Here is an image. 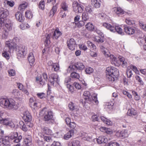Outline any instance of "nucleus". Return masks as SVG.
<instances>
[{
  "mask_svg": "<svg viewBox=\"0 0 146 146\" xmlns=\"http://www.w3.org/2000/svg\"><path fill=\"white\" fill-rule=\"evenodd\" d=\"M93 40L98 42H104L103 37H93Z\"/></svg>",
  "mask_w": 146,
  "mask_h": 146,
  "instance_id": "46",
  "label": "nucleus"
},
{
  "mask_svg": "<svg viewBox=\"0 0 146 146\" xmlns=\"http://www.w3.org/2000/svg\"><path fill=\"white\" fill-rule=\"evenodd\" d=\"M27 7V5L25 3L21 4L18 7L19 10L23 11Z\"/></svg>",
  "mask_w": 146,
  "mask_h": 146,
  "instance_id": "53",
  "label": "nucleus"
},
{
  "mask_svg": "<svg viewBox=\"0 0 146 146\" xmlns=\"http://www.w3.org/2000/svg\"><path fill=\"white\" fill-rule=\"evenodd\" d=\"M109 146H119V144L116 142L111 141L109 143Z\"/></svg>",
  "mask_w": 146,
  "mask_h": 146,
  "instance_id": "62",
  "label": "nucleus"
},
{
  "mask_svg": "<svg viewBox=\"0 0 146 146\" xmlns=\"http://www.w3.org/2000/svg\"><path fill=\"white\" fill-rule=\"evenodd\" d=\"M76 69L75 64L74 65H71L68 66L67 69V72L68 73H71L74 72Z\"/></svg>",
  "mask_w": 146,
  "mask_h": 146,
  "instance_id": "31",
  "label": "nucleus"
},
{
  "mask_svg": "<svg viewBox=\"0 0 146 146\" xmlns=\"http://www.w3.org/2000/svg\"><path fill=\"white\" fill-rule=\"evenodd\" d=\"M57 9V8L56 6H53L50 11L49 16L52 17L56 12Z\"/></svg>",
  "mask_w": 146,
  "mask_h": 146,
  "instance_id": "41",
  "label": "nucleus"
},
{
  "mask_svg": "<svg viewBox=\"0 0 146 146\" xmlns=\"http://www.w3.org/2000/svg\"><path fill=\"white\" fill-rule=\"evenodd\" d=\"M44 43L46 46H48L50 43V37H46Z\"/></svg>",
  "mask_w": 146,
  "mask_h": 146,
  "instance_id": "55",
  "label": "nucleus"
},
{
  "mask_svg": "<svg viewBox=\"0 0 146 146\" xmlns=\"http://www.w3.org/2000/svg\"><path fill=\"white\" fill-rule=\"evenodd\" d=\"M135 78H136V79L140 83L141 85L142 86L143 85L144 82L139 76H135Z\"/></svg>",
  "mask_w": 146,
  "mask_h": 146,
  "instance_id": "58",
  "label": "nucleus"
},
{
  "mask_svg": "<svg viewBox=\"0 0 146 146\" xmlns=\"http://www.w3.org/2000/svg\"><path fill=\"white\" fill-rule=\"evenodd\" d=\"M2 56L4 57L5 58L8 60L9 59L10 56L8 52L4 50L3 52L2 53Z\"/></svg>",
  "mask_w": 146,
  "mask_h": 146,
  "instance_id": "50",
  "label": "nucleus"
},
{
  "mask_svg": "<svg viewBox=\"0 0 146 146\" xmlns=\"http://www.w3.org/2000/svg\"><path fill=\"white\" fill-rule=\"evenodd\" d=\"M125 22L129 25H133L135 24V22L133 18H127L126 19Z\"/></svg>",
  "mask_w": 146,
  "mask_h": 146,
  "instance_id": "38",
  "label": "nucleus"
},
{
  "mask_svg": "<svg viewBox=\"0 0 146 146\" xmlns=\"http://www.w3.org/2000/svg\"><path fill=\"white\" fill-rule=\"evenodd\" d=\"M7 98H0V106L3 108H6L7 103Z\"/></svg>",
  "mask_w": 146,
  "mask_h": 146,
  "instance_id": "16",
  "label": "nucleus"
},
{
  "mask_svg": "<svg viewBox=\"0 0 146 146\" xmlns=\"http://www.w3.org/2000/svg\"><path fill=\"white\" fill-rule=\"evenodd\" d=\"M5 26V27L8 31H9L12 29V25L10 23H6Z\"/></svg>",
  "mask_w": 146,
  "mask_h": 146,
  "instance_id": "59",
  "label": "nucleus"
},
{
  "mask_svg": "<svg viewBox=\"0 0 146 146\" xmlns=\"http://www.w3.org/2000/svg\"><path fill=\"white\" fill-rule=\"evenodd\" d=\"M126 74L128 78L131 77L133 74L132 70L130 69L127 70L126 71Z\"/></svg>",
  "mask_w": 146,
  "mask_h": 146,
  "instance_id": "63",
  "label": "nucleus"
},
{
  "mask_svg": "<svg viewBox=\"0 0 146 146\" xmlns=\"http://www.w3.org/2000/svg\"><path fill=\"white\" fill-rule=\"evenodd\" d=\"M49 78H50L49 81L51 85L53 86L55 83L58 84L59 79V76L57 74H52L50 75Z\"/></svg>",
  "mask_w": 146,
  "mask_h": 146,
  "instance_id": "10",
  "label": "nucleus"
},
{
  "mask_svg": "<svg viewBox=\"0 0 146 146\" xmlns=\"http://www.w3.org/2000/svg\"><path fill=\"white\" fill-rule=\"evenodd\" d=\"M113 105L110 103H107L106 104L105 108L107 111H109L113 108Z\"/></svg>",
  "mask_w": 146,
  "mask_h": 146,
  "instance_id": "49",
  "label": "nucleus"
},
{
  "mask_svg": "<svg viewBox=\"0 0 146 146\" xmlns=\"http://www.w3.org/2000/svg\"><path fill=\"white\" fill-rule=\"evenodd\" d=\"M76 69L78 70H82L85 68V65L84 64L80 62H77L75 63Z\"/></svg>",
  "mask_w": 146,
  "mask_h": 146,
  "instance_id": "21",
  "label": "nucleus"
},
{
  "mask_svg": "<svg viewBox=\"0 0 146 146\" xmlns=\"http://www.w3.org/2000/svg\"><path fill=\"white\" fill-rule=\"evenodd\" d=\"M100 0H92L91 3L92 5L95 7L98 8L100 7L101 5Z\"/></svg>",
  "mask_w": 146,
  "mask_h": 146,
  "instance_id": "28",
  "label": "nucleus"
},
{
  "mask_svg": "<svg viewBox=\"0 0 146 146\" xmlns=\"http://www.w3.org/2000/svg\"><path fill=\"white\" fill-rule=\"evenodd\" d=\"M121 63V64L123 67H126L127 66V60L125 58L122 56H119L118 57Z\"/></svg>",
  "mask_w": 146,
  "mask_h": 146,
  "instance_id": "24",
  "label": "nucleus"
},
{
  "mask_svg": "<svg viewBox=\"0 0 146 146\" xmlns=\"http://www.w3.org/2000/svg\"><path fill=\"white\" fill-rule=\"evenodd\" d=\"M103 26L112 32H115L116 31L118 34L121 35H123L124 34V33L122 31V29L119 26H116L115 27H114L111 26L110 24L106 23H104L103 24Z\"/></svg>",
  "mask_w": 146,
  "mask_h": 146,
  "instance_id": "3",
  "label": "nucleus"
},
{
  "mask_svg": "<svg viewBox=\"0 0 146 146\" xmlns=\"http://www.w3.org/2000/svg\"><path fill=\"white\" fill-rule=\"evenodd\" d=\"M12 95L15 98H17L21 95L20 92L17 89H14L11 92Z\"/></svg>",
  "mask_w": 146,
  "mask_h": 146,
  "instance_id": "29",
  "label": "nucleus"
},
{
  "mask_svg": "<svg viewBox=\"0 0 146 146\" xmlns=\"http://www.w3.org/2000/svg\"><path fill=\"white\" fill-rule=\"evenodd\" d=\"M121 134L122 138L127 137L129 135L128 130L126 129H125L121 131Z\"/></svg>",
  "mask_w": 146,
  "mask_h": 146,
  "instance_id": "40",
  "label": "nucleus"
},
{
  "mask_svg": "<svg viewBox=\"0 0 146 146\" xmlns=\"http://www.w3.org/2000/svg\"><path fill=\"white\" fill-rule=\"evenodd\" d=\"M86 28L88 30L92 31L94 29V26L92 24L89 23L85 25Z\"/></svg>",
  "mask_w": 146,
  "mask_h": 146,
  "instance_id": "47",
  "label": "nucleus"
},
{
  "mask_svg": "<svg viewBox=\"0 0 146 146\" xmlns=\"http://www.w3.org/2000/svg\"><path fill=\"white\" fill-rule=\"evenodd\" d=\"M9 15V11L6 9L3 8L0 9V22H1V25L3 23L4 19Z\"/></svg>",
  "mask_w": 146,
  "mask_h": 146,
  "instance_id": "9",
  "label": "nucleus"
},
{
  "mask_svg": "<svg viewBox=\"0 0 146 146\" xmlns=\"http://www.w3.org/2000/svg\"><path fill=\"white\" fill-rule=\"evenodd\" d=\"M42 130L44 133L48 135H51L53 134V132L52 131L47 127H44Z\"/></svg>",
  "mask_w": 146,
  "mask_h": 146,
  "instance_id": "33",
  "label": "nucleus"
},
{
  "mask_svg": "<svg viewBox=\"0 0 146 146\" xmlns=\"http://www.w3.org/2000/svg\"><path fill=\"white\" fill-rule=\"evenodd\" d=\"M23 118L24 121H30L32 119V117L28 111H25L24 114Z\"/></svg>",
  "mask_w": 146,
  "mask_h": 146,
  "instance_id": "17",
  "label": "nucleus"
},
{
  "mask_svg": "<svg viewBox=\"0 0 146 146\" xmlns=\"http://www.w3.org/2000/svg\"><path fill=\"white\" fill-rule=\"evenodd\" d=\"M51 68L52 70L55 71H58L60 68L59 64L58 63H55Z\"/></svg>",
  "mask_w": 146,
  "mask_h": 146,
  "instance_id": "43",
  "label": "nucleus"
},
{
  "mask_svg": "<svg viewBox=\"0 0 146 146\" xmlns=\"http://www.w3.org/2000/svg\"><path fill=\"white\" fill-rule=\"evenodd\" d=\"M127 113L128 115L131 116L132 115H135L137 114V112L134 109L132 108L129 109Z\"/></svg>",
  "mask_w": 146,
  "mask_h": 146,
  "instance_id": "35",
  "label": "nucleus"
},
{
  "mask_svg": "<svg viewBox=\"0 0 146 146\" xmlns=\"http://www.w3.org/2000/svg\"><path fill=\"white\" fill-rule=\"evenodd\" d=\"M72 7L74 11L76 13H81L84 9L83 6L77 2L73 3Z\"/></svg>",
  "mask_w": 146,
  "mask_h": 146,
  "instance_id": "8",
  "label": "nucleus"
},
{
  "mask_svg": "<svg viewBox=\"0 0 146 146\" xmlns=\"http://www.w3.org/2000/svg\"><path fill=\"white\" fill-rule=\"evenodd\" d=\"M82 20L86 21L89 19V16L88 13L86 12H84L82 14Z\"/></svg>",
  "mask_w": 146,
  "mask_h": 146,
  "instance_id": "44",
  "label": "nucleus"
},
{
  "mask_svg": "<svg viewBox=\"0 0 146 146\" xmlns=\"http://www.w3.org/2000/svg\"><path fill=\"white\" fill-rule=\"evenodd\" d=\"M115 12L119 16L120 15H123L124 14V11L123 9L120 8H115L114 9Z\"/></svg>",
  "mask_w": 146,
  "mask_h": 146,
  "instance_id": "34",
  "label": "nucleus"
},
{
  "mask_svg": "<svg viewBox=\"0 0 146 146\" xmlns=\"http://www.w3.org/2000/svg\"><path fill=\"white\" fill-rule=\"evenodd\" d=\"M87 44L88 46L91 49L94 50L96 48L95 45L90 41L87 42Z\"/></svg>",
  "mask_w": 146,
  "mask_h": 146,
  "instance_id": "39",
  "label": "nucleus"
},
{
  "mask_svg": "<svg viewBox=\"0 0 146 146\" xmlns=\"http://www.w3.org/2000/svg\"><path fill=\"white\" fill-rule=\"evenodd\" d=\"M17 37H15L13 39H10L5 42L6 46L9 48L10 50H14L17 47Z\"/></svg>",
  "mask_w": 146,
  "mask_h": 146,
  "instance_id": "5",
  "label": "nucleus"
},
{
  "mask_svg": "<svg viewBox=\"0 0 146 146\" xmlns=\"http://www.w3.org/2000/svg\"><path fill=\"white\" fill-rule=\"evenodd\" d=\"M7 102L6 109L15 110L18 108L17 103L13 99H8Z\"/></svg>",
  "mask_w": 146,
  "mask_h": 146,
  "instance_id": "7",
  "label": "nucleus"
},
{
  "mask_svg": "<svg viewBox=\"0 0 146 146\" xmlns=\"http://www.w3.org/2000/svg\"><path fill=\"white\" fill-rule=\"evenodd\" d=\"M40 115L44 116V120L46 122L50 121L53 117L52 111L48 110L46 108H44L40 112Z\"/></svg>",
  "mask_w": 146,
  "mask_h": 146,
  "instance_id": "2",
  "label": "nucleus"
},
{
  "mask_svg": "<svg viewBox=\"0 0 146 146\" xmlns=\"http://www.w3.org/2000/svg\"><path fill=\"white\" fill-rule=\"evenodd\" d=\"M68 46V48L71 50H74L76 44L74 39L72 38L67 41Z\"/></svg>",
  "mask_w": 146,
  "mask_h": 146,
  "instance_id": "14",
  "label": "nucleus"
},
{
  "mask_svg": "<svg viewBox=\"0 0 146 146\" xmlns=\"http://www.w3.org/2000/svg\"><path fill=\"white\" fill-rule=\"evenodd\" d=\"M32 141V139L30 136L26 138L25 139V144L28 146L31 145Z\"/></svg>",
  "mask_w": 146,
  "mask_h": 146,
  "instance_id": "45",
  "label": "nucleus"
},
{
  "mask_svg": "<svg viewBox=\"0 0 146 146\" xmlns=\"http://www.w3.org/2000/svg\"><path fill=\"white\" fill-rule=\"evenodd\" d=\"M68 7L66 4L65 2H63L61 4V13L68 11Z\"/></svg>",
  "mask_w": 146,
  "mask_h": 146,
  "instance_id": "32",
  "label": "nucleus"
},
{
  "mask_svg": "<svg viewBox=\"0 0 146 146\" xmlns=\"http://www.w3.org/2000/svg\"><path fill=\"white\" fill-rule=\"evenodd\" d=\"M80 142L78 140H74L70 143L68 146H80Z\"/></svg>",
  "mask_w": 146,
  "mask_h": 146,
  "instance_id": "37",
  "label": "nucleus"
},
{
  "mask_svg": "<svg viewBox=\"0 0 146 146\" xmlns=\"http://www.w3.org/2000/svg\"><path fill=\"white\" fill-rule=\"evenodd\" d=\"M96 141L99 144L104 143H106L108 141V139L105 136H100L98 138H97Z\"/></svg>",
  "mask_w": 146,
  "mask_h": 146,
  "instance_id": "18",
  "label": "nucleus"
},
{
  "mask_svg": "<svg viewBox=\"0 0 146 146\" xmlns=\"http://www.w3.org/2000/svg\"><path fill=\"white\" fill-rule=\"evenodd\" d=\"M15 49L18 56L22 57L26 54L27 50L25 46L21 44L18 45Z\"/></svg>",
  "mask_w": 146,
  "mask_h": 146,
  "instance_id": "4",
  "label": "nucleus"
},
{
  "mask_svg": "<svg viewBox=\"0 0 146 146\" xmlns=\"http://www.w3.org/2000/svg\"><path fill=\"white\" fill-rule=\"evenodd\" d=\"M118 59L115 56L111 55L110 56V59L111 63L113 65L116 66H119L120 64Z\"/></svg>",
  "mask_w": 146,
  "mask_h": 146,
  "instance_id": "13",
  "label": "nucleus"
},
{
  "mask_svg": "<svg viewBox=\"0 0 146 146\" xmlns=\"http://www.w3.org/2000/svg\"><path fill=\"white\" fill-rule=\"evenodd\" d=\"M84 98L88 101H90L91 100L90 98L91 97L90 93L89 91H85L83 94Z\"/></svg>",
  "mask_w": 146,
  "mask_h": 146,
  "instance_id": "30",
  "label": "nucleus"
},
{
  "mask_svg": "<svg viewBox=\"0 0 146 146\" xmlns=\"http://www.w3.org/2000/svg\"><path fill=\"white\" fill-rule=\"evenodd\" d=\"M17 20L20 22H23L25 19L23 14L21 12H18L15 14Z\"/></svg>",
  "mask_w": 146,
  "mask_h": 146,
  "instance_id": "15",
  "label": "nucleus"
},
{
  "mask_svg": "<svg viewBox=\"0 0 146 146\" xmlns=\"http://www.w3.org/2000/svg\"><path fill=\"white\" fill-rule=\"evenodd\" d=\"M86 74H90L93 72V69L90 67L87 68L85 70Z\"/></svg>",
  "mask_w": 146,
  "mask_h": 146,
  "instance_id": "51",
  "label": "nucleus"
},
{
  "mask_svg": "<svg viewBox=\"0 0 146 146\" xmlns=\"http://www.w3.org/2000/svg\"><path fill=\"white\" fill-rule=\"evenodd\" d=\"M48 78L47 74L45 73H43L42 74V76L37 77L36 80L39 82L41 85H43L46 82Z\"/></svg>",
  "mask_w": 146,
  "mask_h": 146,
  "instance_id": "11",
  "label": "nucleus"
},
{
  "mask_svg": "<svg viewBox=\"0 0 146 146\" xmlns=\"http://www.w3.org/2000/svg\"><path fill=\"white\" fill-rule=\"evenodd\" d=\"M97 94H93L92 96L93 100L96 104H98V101L97 100Z\"/></svg>",
  "mask_w": 146,
  "mask_h": 146,
  "instance_id": "56",
  "label": "nucleus"
},
{
  "mask_svg": "<svg viewBox=\"0 0 146 146\" xmlns=\"http://www.w3.org/2000/svg\"><path fill=\"white\" fill-rule=\"evenodd\" d=\"M124 31L129 35H131L135 33V30L132 28L129 27H126L124 29Z\"/></svg>",
  "mask_w": 146,
  "mask_h": 146,
  "instance_id": "19",
  "label": "nucleus"
},
{
  "mask_svg": "<svg viewBox=\"0 0 146 146\" xmlns=\"http://www.w3.org/2000/svg\"><path fill=\"white\" fill-rule=\"evenodd\" d=\"M52 35L53 36H59L62 35V33L59 31L58 28H56V29L52 32Z\"/></svg>",
  "mask_w": 146,
  "mask_h": 146,
  "instance_id": "27",
  "label": "nucleus"
},
{
  "mask_svg": "<svg viewBox=\"0 0 146 146\" xmlns=\"http://www.w3.org/2000/svg\"><path fill=\"white\" fill-rule=\"evenodd\" d=\"M36 101L34 98L32 97L29 99V104L32 108H35L37 107Z\"/></svg>",
  "mask_w": 146,
  "mask_h": 146,
  "instance_id": "22",
  "label": "nucleus"
},
{
  "mask_svg": "<svg viewBox=\"0 0 146 146\" xmlns=\"http://www.w3.org/2000/svg\"><path fill=\"white\" fill-rule=\"evenodd\" d=\"M74 130L73 129H71L68 132L66 133L64 136V139L67 140L71 138L74 134Z\"/></svg>",
  "mask_w": 146,
  "mask_h": 146,
  "instance_id": "23",
  "label": "nucleus"
},
{
  "mask_svg": "<svg viewBox=\"0 0 146 146\" xmlns=\"http://www.w3.org/2000/svg\"><path fill=\"white\" fill-rule=\"evenodd\" d=\"M134 97V99L136 100H139L141 98L140 96L137 94V92H136L134 90H132L131 91Z\"/></svg>",
  "mask_w": 146,
  "mask_h": 146,
  "instance_id": "36",
  "label": "nucleus"
},
{
  "mask_svg": "<svg viewBox=\"0 0 146 146\" xmlns=\"http://www.w3.org/2000/svg\"><path fill=\"white\" fill-rule=\"evenodd\" d=\"M92 8V7L91 6L89 5L86 7L85 10L87 13H88L92 15L93 14V11Z\"/></svg>",
  "mask_w": 146,
  "mask_h": 146,
  "instance_id": "48",
  "label": "nucleus"
},
{
  "mask_svg": "<svg viewBox=\"0 0 146 146\" xmlns=\"http://www.w3.org/2000/svg\"><path fill=\"white\" fill-rule=\"evenodd\" d=\"M28 60L30 65L32 66L35 61V59L33 53L31 52L29 54Z\"/></svg>",
  "mask_w": 146,
  "mask_h": 146,
  "instance_id": "20",
  "label": "nucleus"
},
{
  "mask_svg": "<svg viewBox=\"0 0 146 146\" xmlns=\"http://www.w3.org/2000/svg\"><path fill=\"white\" fill-rule=\"evenodd\" d=\"M1 123L5 125L8 126L12 128L15 127V122L13 119L10 118H3L1 121Z\"/></svg>",
  "mask_w": 146,
  "mask_h": 146,
  "instance_id": "6",
  "label": "nucleus"
},
{
  "mask_svg": "<svg viewBox=\"0 0 146 146\" xmlns=\"http://www.w3.org/2000/svg\"><path fill=\"white\" fill-rule=\"evenodd\" d=\"M84 137L85 138V140L87 141H90L92 137L90 134H86Z\"/></svg>",
  "mask_w": 146,
  "mask_h": 146,
  "instance_id": "60",
  "label": "nucleus"
},
{
  "mask_svg": "<svg viewBox=\"0 0 146 146\" xmlns=\"http://www.w3.org/2000/svg\"><path fill=\"white\" fill-rule=\"evenodd\" d=\"M71 77L74 79H78L80 77V75L79 74L75 72H73L71 73Z\"/></svg>",
  "mask_w": 146,
  "mask_h": 146,
  "instance_id": "42",
  "label": "nucleus"
},
{
  "mask_svg": "<svg viewBox=\"0 0 146 146\" xmlns=\"http://www.w3.org/2000/svg\"><path fill=\"white\" fill-rule=\"evenodd\" d=\"M11 138L9 137L6 136L2 139H0V146H10Z\"/></svg>",
  "mask_w": 146,
  "mask_h": 146,
  "instance_id": "12",
  "label": "nucleus"
},
{
  "mask_svg": "<svg viewBox=\"0 0 146 146\" xmlns=\"http://www.w3.org/2000/svg\"><path fill=\"white\" fill-rule=\"evenodd\" d=\"M68 107L69 109L71 111L75 110L77 111L79 110L78 107L75 106L74 104L72 102L69 104Z\"/></svg>",
  "mask_w": 146,
  "mask_h": 146,
  "instance_id": "25",
  "label": "nucleus"
},
{
  "mask_svg": "<svg viewBox=\"0 0 146 146\" xmlns=\"http://www.w3.org/2000/svg\"><path fill=\"white\" fill-rule=\"evenodd\" d=\"M25 16L27 18H32V14L31 12L29 10L27 11L25 13Z\"/></svg>",
  "mask_w": 146,
  "mask_h": 146,
  "instance_id": "52",
  "label": "nucleus"
},
{
  "mask_svg": "<svg viewBox=\"0 0 146 146\" xmlns=\"http://www.w3.org/2000/svg\"><path fill=\"white\" fill-rule=\"evenodd\" d=\"M67 87L71 93H72L73 92L74 89L73 86L69 84H68L67 85Z\"/></svg>",
  "mask_w": 146,
  "mask_h": 146,
  "instance_id": "61",
  "label": "nucleus"
},
{
  "mask_svg": "<svg viewBox=\"0 0 146 146\" xmlns=\"http://www.w3.org/2000/svg\"><path fill=\"white\" fill-rule=\"evenodd\" d=\"M8 73L9 76H14L16 74L15 70L12 69L9 70Z\"/></svg>",
  "mask_w": 146,
  "mask_h": 146,
  "instance_id": "54",
  "label": "nucleus"
},
{
  "mask_svg": "<svg viewBox=\"0 0 146 146\" xmlns=\"http://www.w3.org/2000/svg\"><path fill=\"white\" fill-rule=\"evenodd\" d=\"M44 1H41L39 3V7L40 9L43 10L44 7Z\"/></svg>",
  "mask_w": 146,
  "mask_h": 146,
  "instance_id": "57",
  "label": "nucleus"
},
{
  "mask_svg": "<svg viewBox=\"0 0 146 146\" xmlns=\"http://www.w3.org/2000/svg\"><path fill=\"white\" fill-rule=\"evenodd\" d=\"M37 96L38 97L42 99L44 98L45 94L44 93H38L37 94Z\"/></svg>",
  "mask_w": 146,
  "mask_h": 146,
  "instance_id": "64",
  "label": "nucleus"
},
{
  "mask_svg": "<svg viewBox=\"0 0 146 146\" xmlns=\"http://www.w3.org/2000/svg\"><path fill=\"white\" fill-rule=\"evenodd\" d=\"M107 77L109 80L114 81L116 79L118 74V71L114 67H109L106 68Z\"/></svg>",
  "mask_w": 146,
  "mask_h": 146,
  "instance_id": "1",
  "label": "nucleus"
},
{
  "mask_svg": "<svg viewBox=\"0 0 146 146\" xmlns=\"http://www.w3.org/2000/svg\"><path fill=\"white\" fill-rule=\"evenodd\" d=\"M100 118L105 123L108 125H111L112 124V122L110 120L104 116H100Z\"/></svg>",
  "mask_w": 146,
  "mask_h": 146,
  "instance_id": "26",
  "label": "nucleus"
}]
</instances>
